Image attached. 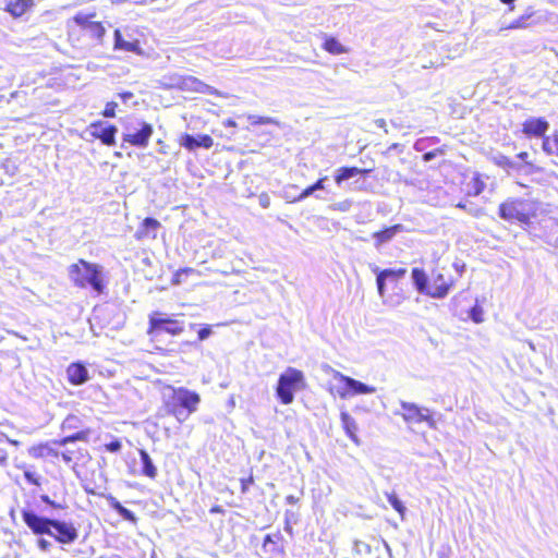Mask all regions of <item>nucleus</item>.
Wrapping results in <instances>:
<instances>
[{
    "instance_id": "obj_1",
    "label": "nucleus",
    "mask_w": 558,
    "mask_h": 558,
    "mask_svg": "<svg viewBox=\"0 0 558 558\" xmlns=\"http://www.w3.org/2000/svg\"><path fill=\"white\" fill-rule=\"evenodd\" d=\"M106 34L107 27L95 11H80L68 23V38L72 43L101 45Z\"/></svg>"
},
{
    "instance_id": "obj_2",
    "label": "nucleus",
    "mask_w": 558,
    "mask_h": 558,
    "mask_svg": "<svg viewBox=\"0 0 558 558\" xmlns=\"http://www.w3.org/2000/svg\"><path fill=\"white\" fill-rule=\"evenodd\" d=\"M22 519L34 534L50 535L60 544H71L78 536L77 530L73 524L39 517L33 511H22Z\"/></svg>"
},
{
    "instance_id": "obj_3",
    "label": "nucleus",
    "mask_w": 558,
    "mask_h": 558,
    "mask_svg": "<svg viewBox=\"0 0 558 558\" xmlns=\"http://www.w3.org/2000/svg\"><path fill=\"white\" fill-rule=\"evenodd\" d=\"M168 393L162 397V409L165 414L173 416L179 422L186 420L198 410L201 395L185 387L167 385Z\"/></svg>"
},
{
    "instance_id": "obj_4",
    "label": "nucleus",
    "mask_w": 558,
    "mask_h": 558,
    "mask_svg": "<svg viewBox=\"0 0 558 558\" xmlns=\"http://www.w3.org/2000/svg\"><path fill=\"white\" fill-rule=\"evenodd\" d=\"M184 314L167 315L162 312L155 311L148 315V325L146 333L150 342L159 343L166 336L171 338L180 337L185 331V324L179 317Z\"/></svg>"
},
{
    "instance_id": "obj_5",
    "label": "nucleus",
    "mask_w": 558,
    "mask_h": 558,
    "mask_svg": "<svg viewBox=\"0 0 558 558\" xmlns=\"http://www.w3.org/2000/svg\"><path fill=\"white\" fill-rule=\"evenodd\" d=\"M90 428L80 429L60 439H52L49 441L35 444L28 448V454L36 460H48L54 462L60 459L61 447L74 444L76 441L87 442L90 438Z\"/></svg>"
},
{
    "instance_id": "obj_6",
    "label": "nucleus",
    "mask_w": 558,
    "mask_h": 558,
    "mask_svg": "<svg viewBox=\"0 0 558 558\" xmlns=\"http://www.w3.org/2000/svg\"><path fill=\"white\" fill-rule=\"evenodd\" d=\"M538 203L524 198H508L499 205L500 218L509 222L529 225L537 216Z\"/></svg>"
},
{
    "instance_id": "obj_7",
    "label": "nucleus",
    "mask_w": 558,
    "mask_h": 558,
    "mask_svg": "<svg viewBox=\"0 0 558 558\" xmlns=\"http://www.w3.org/2000/svg\"><path fill=\"white\" fill-rule=\"evenodd\" d=\"M60 453V459L70 466L82 482L89 478L93 456L87 448L71 444L61 447Z\"/></svg>"
},
{
    "instance_id": "obj_8",
    "label": "nucleus",
    "mask_w": 558,
    "mask_h": 558,
    "mask_svg": "<svg viewBox=\"0 0 558 558\" xmlns=\"http://www.w3.org/2000/svg\"><path fill=\"white\" fill-rule=\"evenodd\" d=\"M305 387V377L302 371L288 367L278 378L276 395L282 404H290L294 393Z\"/></svg>"
},
{
    "instance_id": "obj_9",
    "label": "nucleus",
    "mask_w": 558,
    "mask_h": 558,
    "mask_svg": "<svg viewBox=\"0 0 558 558\" xmlns=\"http://www.w3.org/2000/svg\"><path fill=\"white\" fill-rule=\"evenodd\" d=\"M400 407V416L407 424L414 425L425 422L429 428H437V421L428 409L421 408L412 402H401Z\"/></svg>"
},
{
    "instance_id": "obj_10",
    "label": "nucleus",
    "mask_w": 558,
    "mask_h": 558,
    "mask_svg": "<svg viewBox=\"0 0 558 558\" xmlns=\"http://www.w3.org/2000/svg\"><path fill=\"white\" fill-rule=\"evenodd\" d=\"M335 379L342 384V389L338 391L340 398L345 399L351 396L367 395L375 392V388L367 386L354 378H351L338 371H332Z\"/></svg>"
},
{
    "instance_id": "obj_11",
    "label": "nucleus",
    "mask_w": 558,
    "mask_h": 558,
    "mask_svg": "<svg viewBox=\"0 0 558 558\" xmlns=\"http://www.w3.org/2000/svg\"><path fill=\"white\" fill-rule=\"evenodd\" d=\"M549 130V122L544 117H529L521 124V133L526 138H546Z\"/></svg>"
},
{
    "instance_id": "obj_12",
    "label": "nucleus",
    "mask_w": 558,
    "mask_h": 558,
    "mask_svg": "<svg viewBox=\"0 0 558 558\" xmlns=\"http://www.w3.org/2000/svg\"><path fill=\"white\" fill-rule=\"evenodd\" d=\"M175 87L182 92L216 95L217 92L209 85L193 75H181L175 82Z\"/></svg>"
},
{
    "instance_id": "obj_13",
    "label": "nucleus",
    "mask_w": 558,
    "mask_h": 558,
    "mask_svg": "<svg viewBox=\"0 0 558 558\" xmlns=\"http://www.w3.org/2000/svg\"><path fill=\"white\" fill-rule=\"evenodd\" d=\"M154 129L148 122L142 121L138 131L134 133H124L122 140L131 146L145 148L148 146Z\"/></svg>"
},
{
    "instance_id": "obj_14",
    "label": "nucleus",
    "mask_w": 558,
    "mask_h": 558,
    "mask_svg": "<svg viewBox=\"0 0 558 558\" xmlns=\"http://www.w3.org/2000/svg\"><path fill=\"white\" fill-rule=\"evenodd\" d=\"M262 549L265 555L274 557H282L284 555V538L280 531L267 534L264 537Z\"/></svg>"
},
{
    "instance_id": "obj_15",
    "label": "nucleus",
    "mask_w": 558,
    "mask_h": 558,
    "mask_svg": "<svg viewBox=\"0 0 558 558\" xmlns=\"http://www.w3.org/2000/svg\"><path fill=\"white\" fill-rule=\"evenodd\" d=\"M69 275L71 279H97L99 268L96 264L80 259L77 263L71 265Z\"/></svg>"
},
{
    "instance_id": "obj_16",
    "label": "nucleus",
    "mask_w": 558,
    "mask_h": 558,
    "mask_svg": "<svg viewBox=\"0 0 558 558\" xmlns=\"http://www.w3.org/2000/svg\"><path fill=\"white\" fill-rule=\"evenodd\" d=\"M102 121H95L90 123V128L95 129L90 132V135L99 140L106 146H112L116 144V134L118 129L114 124H109L106 128H102L100 131H97L98 128L102 126Z\"/></svg>"
},
{
    "instance_id": "obj_17",
    "label": "nucleus",
    "mask_w": 558,
    "mask_h": 558,
    "mask_svg": "<svg viewBox=\"0 0 558 558\" xmlns=\"http://www.w3.org/2000/svg\"><path fill=\"white\" fill-rule=\"evenodd\" d=\"M68 381L81 386L89 379L88 371L82 362H73L66 367Z\"/></svg>"
},
{
    "instance_id": "obj_18",
    "label": "nucleus",
    "mask_w": 558,
    "mask_h": 558,
    "mask_svg": "<svg viewBox=\"0 0 558 558\" xmlns=\"http://www.w3.org/2000/svg\"><path fill=\"white\" fill-rule=\"evenodd\" d=\"M180 145L185 147L189 150H194L198 147L210 148L214 145V140L208 134L199 135L198 138H195L191 134H183L180 138Z\"/></svg>"
},
{
    "instance_id": "obj_19",
    "label": "nucleus",
    "mask_w": 558,
    "mask_h": 558,
    "mask_svg": "<svg viewBox=\"0 0 558 558\" xmlns=\"http://www.w3.org/2000/svg\"><path fill=\"white\" fill-rule=\"evenodd\" d=\"M160 222L151 217H146L140 225L136 230L134 236L136 240L141 241L144 239H156L157 230L160 228Z\"/></svg>"
},
{
    "instance_id": "obj_20",
    "label": "nucleus",
    "mask_w": 558,
    "mask_h": 558,
    "mask_svg": "<svg viewBox=\"0 0 558 558\" xmlns=\"http://www.w3.org/2000/svg\"><path fill=\"white\" fill-rule=\"evenodd\" d=\"M416 289L432 298H442L448 293L449 284H438V281H414Z\"/></svg>"
},
{
    "instance_id": "obj_21",
    "label": "nucleus",
    "mask_w": 558,
    "mask_h": 558,
    "mask_svg": "<svg viewBox=\"0 0 558 558\" xmlns=\"http://www.w3.org/2000/svg\"><path fill=\"white\" fill-rule=\"evenodd\" d=\"M372 169H364V168H357V167H340L333 177L335 182L337 185H341L344 181L354 178L356 175L366 177L368 173H371Z\"/></svg>"
},
{
    "instance_id": "obj_22",
    "label": "nucleus",
    "mask_w": 558,
    "mask_h": 558,
    "mask_svg": "<svg viewBox=\"0 0 558 558\" xmlns=\"http://www.w3.org/2000/svg\"><path fill=\"white\" fill-rule=\"evenodd\" d=\"M34 7V0H7L4 11L19 19Z\"/></svg>"
},
{
    "instance_id": "obj_23",
    "label": "nucleus",
    "mask_w": 558,
    "mask_h": 558,
    "mask_svg": "<svg viewBox=\"0 0 558 558\" xmlns=\"http://www.w3.org/2000/svg\"><path fill=\"white\" fill-rule=\"evenodd\" d=\"M114 49L123 50L126 52L142 53L141 45L137 39L125 40L120 29L114 31Z\"/></svg>"
},
{
    "instance_id": "obj_24",
    "label": "nucleus",
    "mask_w": 558,
    "mask_h": 558,
    "mask_svg": "<svg viewBox=\"0 0 558 558\" xmlns=\"http://www.w3.org/2000/svg\"><path fill=\"white\" fill-rule=\"evenodd\" d=\"M517 158L521 161L518 165V170H523L526 174L538 173L542 171V168L531 159L527 151L518 153Z\"/></svg>"
},
{
    "instance_id": "obj_25",
    "label": "nucleus",
    "mask_w": 558,
    "mask_h": 558,
    "mask_svg": "<svg viewBox=\"0 0 558 558\" xmlns=\"http://www.w3.org/2000/svg\"><path fill=\"white\" fill-rule=\"evenodd\" d=\"M402 230L401 225H395L391 227H387L383 230H379L373 234V238L375 239L376 245H381L388 241H390L397 232Z\"/></svg>"
},
{
    "instance_id": "obj_26",
    "label": "nucleus",
    "mask_w": 558,
    "mask_h": 558,
    "mask_svg": "<svg viewBox=\"0 0 558 558\" xmlns=\"http://www.w3.org/2000/svg\"><path fill=\"white\" fill-rule=\"evenodd\" d=\"M141 461H142V474L150 480H155L157 476V469L154 465L148 452L144 449L138 450Z\"/></svg>"
},
{
    "instance_id": "obj_27",
    "label": "nucleus",
    "mask_w": 558,
    "mask_h": 558,
    "mask_svg": "<svg viewBox=\"0 0 558 558\" xmlns=\"http://www.w3.org/2000/svg\"><path fill=\"white\" fill-rule=\"evenodd\" d=\"M342 427L345 432V434L355 442L359 444V439L356 436V423L355 420L348 413V412H341L340 414Z\"/></svg>"
},
{
    "instance_id": "obj_28",
    "label": "nucleus",
    "mask_w": 558,
    "mask_h": 558,
    "mask_svg": "<svg viewBox=\"0 0 558 558\" xmlns=\"http://www.w3.org/2000/svg\"><path fill=\"white\" fill-rule=\"evenodd\" d=\"M322 48L330 54H342L348 52V49L332 36H327L322 45Z\"/></svg>"
},
{
    "instance_id": "obj_29",
    "label": "nucleus",
    "mask_w": 558,
    "mask_h": 558,
    "mask_svg": "<svg viewBox=\"0 0 558 558\" xmlns=\"http://www.w3.org/2000/svg\"><path fill=\"white\" fill-rule=\"evenodd\" d=\"M542 150L548 156L558 157V131L553 132L542 142Z\"/></svg>"
},
{
    "instance_id": "obj_30",
    "label": "nucleus",
    "mask_w": 558,
    "mask_h": 558,
    "mask_svg": "<svg viewBox=\"0 0 558 558\" xmlns=\"http://www.w3.org/2000/svg\"><path fill=\"white\" fill-rule=\"evenodd\" d=\"M110 507L116 510L124 520L130 521L132 523L137 522V518L135 514L126 509L120 501H118L114 497L108 498Z\"/></svg>"
},
{
    "instance_id": "obj_31",
    "label": "nucleus",
    "mask_w": 558,
    "mask_h": 558,
    "mask_svg": "<svg viewBox=\"0 0 558 558\" xmlns=\"http://www.w3.org/2000/svg\"><path fill=\"white\" fill-rule=\"evenodd\" d=\"M387 499L391 507L401 515V518H403L405 513V507L397 497V495L395 493L387 494Z\"/></svg>"
},
{
    "instance_id": "obj_32",
    "label": "nucleus",
    "mask_w": 558,
    "mask_h": 558,
    "mask_svg": "<svg viewBox=\"0 0 558 558\" xmlns=\"http://www.w3.org/2000/svg\"><path fill=\"white\" fill-rule=\"evenodd\" d=\"M24 477L28 484L37 487H39L43 483L41 476L35 471L24 470Z\"/></svg>"
},
{
    "instance_id": "obj_33",
    "label": "nucleus",
    "mask_w": 558,
    "mask_h": 558,
    "mask_svg": "<svg viewBox=\"0 0 558 558\" xmlns=\"http://www.w3.org/2000/svg\"><path fill=\"white\" fill-rule=\"evenodd\" d=\"M495 163L502 168V169H518V163H515L510 157L508 156H499Z\"/></svg>"
},
{
    "instance_id": "obj_34",
    "label": "nucleus",
    "mask_w": 558,
    "mask_h": 558,
    "mask_svg": "<svg viewBox=\"0 0 558 558\" xmlns=\"http://www.w3.org/2000/svg\"><path fill=\"white\" fill-rule=\"evenodd\" d=\"M407 270L404 268H398V269H385L383 270L377 279H386L388 277L396 278V277H402L404 276Z\"/></svg>"
},
{
    "instance_id": "obj_35",
    "label": "nucleus",
    "mask_w": 558,
    "mask_h": 558,
    "mask_svg": "<svg viewBox=\"0 0 558 558\" xmlns=\"http://www.w3.org/2000/svg\"><path fill=\"white\" fill-rule=\"evenodd\" d=\"M327 179V177H323L318 179L314 184L307 186L301 194L302 197H306L311 195L316 190H323L324 189V181Z\"/></svg>"
},
{
    "instance_id": "obj_36",
    "label": "nucleus",
    "mask_w": 558,
    "mask_h": 558,
    "mask_svg": "<svg viewBox=\"0 0 558 558\" xmlns=\"http://www.w3.org/2000/svg\"><path fill=\"white\" fill-rule=\"evenodd\" d=\"M484 312H483V308L478 305V304H475L471 310H470V317L471 319L476 323V324H480L484 320Z\"/></svg>"
},
{
    "instance_id": "obj_37",
    "label": "nucleus",
    "mask_w": 558,
    "mask_h": 558,
    "mask_svg": "<svg viewBox=\"0 0 558 558\" xmlns=\"http://www.w3.org/2000/svg\"><path fill=\"white\" fill-rule=\"evenodd\" d=\"M446 153V147L442 146V147H438V148H435L430 151H427L425 153L423 156H422V159L424 161H430L432 159L436 158V157H441L444 156Z\"/></svg>"
},
{
    "instance_id": "obj_38",
    "label": "nucleus",
    "mask_w": 558,
    "mask_h": 558,
    "mask_svg": "<svg viewBox=\"0 0 558 558\" xmlns=\"http://www.w3.org/2000/svg\"><path fill=\"white\" fill-rule=\"evenodd\" d=\"M118 108V104L116 101H108L101 112L105 118H113L116 117V110Z\"/></svg>"
},
{
    "instance_id": "obj_39",
    "label": "nucleus",
    "mask_w": 558,
    "mask_h": 558,
    "mask_svg": "<svg viewBox=\"0 0 558 558\" xmlns=\"http://www.w3.org/2000/svg\"><path fill=\"white\" fill-rule=\"evenodd\" d=\"M80 420L76 415L74 414H69L62 422V429H66V428H73L76 426V423H78Z\"/></svg>"
},
{
    "instance_id": "obj_40",
    "label": "nucleus",
    "mask_w": 558,
    "mask_h": 558,
    "mask_svg": "<svg viewBox=\"0 0 558 558\" xmlns=\"http://www.w3.org/2000/svg\"><path fill=\"white\" fill-rule=\"evenodd\" d=\"M104 449L109 452H119L122 449V442L119 439H113L105 444Z\"/></svg>"
},
{
    "instance_id": "obj_41",
    "label": "nucleus",
    "mask_w": 558,
    "mask_h": 558,
    "mask_svg": "<svg viewBox=\"0 0 558 558\" xmlns=\"http://www.w3.org/2000/svg\"><path fill=\"white\" fill-rule=\"evenodd\" d=\"M213 333L210 325H203L197 331V338L199 341L207 339Z\"/></svg>"
},
{
    "instance_id": "obj_42",
    "label": "nucleus",
    "mask_w": 558,
    "mask_h": 558,
    "mask_svg": "<svg viewBox=\"0 0 558 558\" xmlns=\"http://www.w3.org/2000/svg\"><path fill=\"white\" fill-rule=\"evenodd\" d=\"M240 483H241V493L245 494V493L248 492L251 485H253L254 477H253V475H250L247 477H243V478L240 480Z\"/></svg>"
},
{
    "instance_id": "obj_43",
    "label": "nucleus",
    "mask_w": 558,
    "mask_h": 558,
    "mask_svg": "<svg viewBox=\"0 0 558 558\" xmlns=\"http://www.w3.org/2000/svg\"><path fill=\"white\" fill-rule=\"evenodd\" d=\"M526 20H527V16H521L518 20H515L512 23H510L507 28L508 29H514V28L526 27V23H525Z\"/></svg>"
},
{
    "instance_id": "obj_44",
    "label": "nucleus",
    "mask_w": 558,
    "mask_h": 558,
    "mask_svg": "<svg viewBox=\"0 0 558 558\" xmlns=\"http://www.w3.org/2000/svg\"><path fill=\"white\" fill-rule=\"evenodd\" d=\"M412 275L413 279H425V274L422 269L414 268Z\"/></svg>"
},
{
    "instance_id": "obj_45",
    "label": "nucleus",
    "mask_w": 558,
    "mask_h": 558,
    "mask_svg": "<svg viewBox=\"0 0 558 558\" xmlns=\"http://www.w3.org/2000/svg\"><path fill=\"white\" fill-rule=\"evenodd\" d=\"M92 287L94 288V290L97 292V293H100L101 292V282L102 281H88Z\"/></svg>"
},
{
    "instance_id": "obj_46",
    "label": "nucleus",
    "mask_w": 558,
    "mask_h": 558,
    "mask_svg": "<svg viewBox=\"0 0 558 558\" xmlns=\"http://www.w3.org/2000/svg\"><path fill=\"white\" fill-rule=\"evenodd\" d=\"M209 512H210V513H223V512H225V510H223V508H222L221 506H219V505H215V506H213V507L210 508Z\"/></svg>"
},
{
    "instance_id": "obj_47",
    "label": "nucleus",
    "mask_w": 558,
    "mask_h": 558,
    "mask_svg": "<svg viewBox=\"0 0 558 558\" xmlns=\"http://www.w3.org/2000/svg\"><path fill=\"white\" fill-rule=\"evenodd\" d=\"M120 98L122 100H128L129 98L133 97V94L131 92H122L119 94Z\"/></svg>"
},
{
    "instance_id": "obj_48",
    "label": "nucleus",
    "mask_w": 558,
    "mask_h": 558,
    "mask_svg": "<svg viewBox=\"0 0 558 558\" xmlns=\"http://www.w3.org/2000/svg\"><path fill=\"white\" fill-rule=\"evenodd\" d=\"M223 124L229 128H236V122L232 119H227Z\"/></svg>"
},
{
    "instance_id": "obj_49",
    "label": "nucleus",
    "mask_w": 558,
    "mask_h": 558,
    "mask_svg": "<svg viewBox=\"0 0 558 558\" xmlns=\"http://www.w3.org/2000/svg\"><path fill=\"white\" fill-rule=\"evenodd\" d=\"M376 124L380 128H385L386 121L384 119H378V120H376Z\"/></svg>"
},
{
    "instance_id": "obj_50",
    "label": "nucleus",
    "mask_w": 558,
    "mask_h": 558,
    "mask_svg": "<svg viewBox=\"0 0 558 558\" xmlns=\"http://www.w3.org/2000/svg\"><path fill=\"white\" fill-rule=\"evenodd\" d=\"M384 283H385V281H377V286H378V290H379L380 294L383 293Z\"/></svg>"
},
{
    "instance_id": "obj_51",
    "label": "nucleus",
    "mask_w": 558,
    "mask_h": 558,
    "mask_svg": "<svg viewBox=\"0 0 558 558\" xmlns=\"http://www.w3.org/2000/svg\"><path fill=\"white\" fill-rule=\"evenodd\" d=\"M39 545H40L41 548L45 549L47 547L48 543H47V541L41 539V541H39Z\"/></svg>"
},
{
    "instance_id": "obj_52",
    "label": "nucleus",
    "mask_w": 558,
    "mask_h": 558,
    "mask_svg": "<svg viewBox=\"0 0 558 558\" xmlns=\"http://www.w3.org/2000/svg\"><path fill=\"white\" fill-rule=\"evenodd\" d=\"M450 165H451V162H450V161H447V160H442V161L440 162V166H450Z\"/></svg>"
},
{
    "instance_id": "obj_53",
    "label": "nucleus",
    "mask_w": 558,
    "mask_h": 558,
    "mask_svg": "<svg viewBox=\"0 0 558 558\" xmlns=\"http://www.w3.org/2000/svg\"><path fill=\"white\" fill-rule=\"evenodd\" d=\"M78 283H80V286H81V287H84V286H85V284H84V281H78Z\"/></svg>"
}]
</instances>
